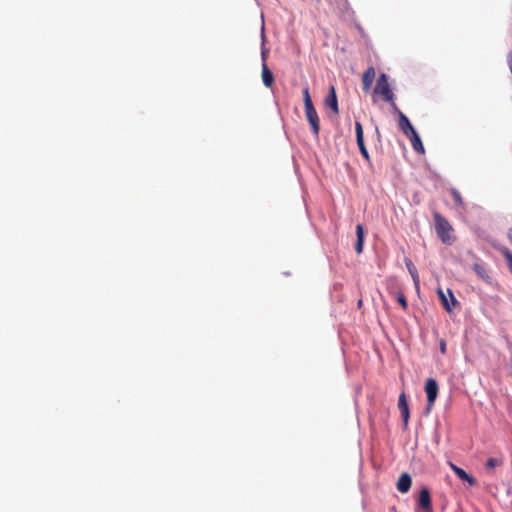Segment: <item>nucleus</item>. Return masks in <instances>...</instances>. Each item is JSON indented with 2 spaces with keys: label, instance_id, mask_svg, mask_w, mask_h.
Here are the masks:
<instances>
[{
  "label": "nucleus",
  "instance_id": "obj_6",
  "mask_svg": "<svg viewBox=\"0 0 512 512\" xmlns=\"http://www.w3.org/2000/svg\"><path fill=\"white\" fill-rule=\"evenodd\" d=\"M437 293L441 300L442 306L447 312H451L454 307L459 305V302L456 300L450 289H447L450 301L448 300V297L446 296L445 292L442 289H438Z\"/></svg>",
  "mask_w": 512,
  "mask_h": 512
},
{
  "label": "nucleus",
  "instance_id": "obj_4",
  "mask_svg": "<svg viewBox=\"0 0 512 512\" xmlns=\"http://www.w3.org/2000/svg\"><path fill=\"white\" fill-rule=\"evenodd\" d=\"M438 384L435 379L428 378L425 383V392L427 395V411L431 409L438 396Z\"/></svg>",
  "mask_w": 512,
  "mask_h": 512
},
{
  "label": "nucleus",
  "instance_id": "obj_13",
  "mask_svg": "<svg viewBox=\"0 0 512 512\" xmlns=\"http://www.w3.org/2000/svg\"><path fill=\"white\" fill-rule=\"evenodd\" d=\"M325 104H326V106L331 108V110L335 114L339 113L338 100H337V96H336V92H335L334 86L330 87L329 94L327 95V97L325 99Z\"/></svg>",
  "mask_w": 512,
  "mask_h": 512
},
{
  "label": "nucleus",
  "instance_id": "obj_21",
  "mask_svg": "<svg viewBox=\"0 0 512 512\" xmlns=\"http://www.w3.org/2000/svg\"><path fill=\"white\" fill-rule=\"evenodd\" d=\"M397 301L399 302V304L402 306V308L404 310L407 309L408 303H407L406 297H405V295L403 293H398Z\"/></svg>",
  "mask_w": 512,
  "mask_h": 512
},
{
  "label": "nucleus",
  "instance_id": "obj_20",
  "mask_svg": "<svg viewBox=\"0 0 512 512\" xmlns=\"http://www.w3.org/2000/svg\"><path fill=\"white\" fill-rule=\"evenodd\" d=\"M451 195L453 197V200L456 205L461 206L463 204V199L461 197V194L456 189H451Z\"/></svg>",
  "mask_w": 512,
  "mask_h": 512
},
{
  "label": "nucleus",
  "instance_id": "obj_10",
  "mask_svg": "<svg viewBox=\"0 0 512 512\" xmlns=\"http://www.w3.org/2000/svg\"><path fill=\"white\" fill-rule=\"evenodd\" d=\"M412 485V478L408 473H402L397 481V489L401 493H407Z\"/></svg>",
  "mask_w": 512,
  "mask_h": 512
},
{
  "label": "nucleus",
  "instance_id": "obj_14",
  "mask_svg": "<svg viewBox=\"0 0 512 512\" xmlns=\"http://www.w3.org/2000/svg\"><path fill=\"white\" fill-rule=\"evenodd\" d=\"M356 236L355 251L357 254H361L364 246V228L362 224L356 226Z\"/></svg>",
  "mask_w": 512,
  "mask_h": 512
},
{
  "label": "nucleus",
  "instance_id": "obj_1",
  "mask_svg": "<svg viewBox=\"0 0 512 512\" xmlns=\"http://www.w3.org/2000/svg\"><path fill=\"white\" fill-rule=\"evenodd\" d=\"M433 219L437 236L444 244L451 245L456 239L452 225L439 212L433 214Z\"/></svg>",
  "mask_w": 512,
  "mask_h": 512
},
{
  "label": "nucleus",
  "instance_id": "obj_9",
  "mask_svg": "<svg viewBox=\"0 0 512 512\" xmlns=\"http://www.w3.org/2000/svg\"><path fill=\"white\" fill-rule=\"evenodd\" d=\"M394 112L398 114L399 128L406 136H409L411 133L416 131L414 129V127L412 126V124L410 123L409 119L399 108H398V111H394Z\"/></svg>",
  "mask_w": 512,
  "mask_h": 512
},
{
  "label": "nucleus",
  "instance_id": "obj_11",
  "mask_svg": "<svg viewBox=\"0 0 512 512\" xmlns=\"http://www.w3.org/2000/svg\"><path fill=\"white\" fill-rule=\"evenodd\" d=\"M449 466L453 470V472L457 475V477L459 479L468 482L469 485H471V486L475 485L476 480L472 476L467 474L465 470H463L462 468L458 467L457 465H455L452 462L449 463Z\"/></svg>",
  "mask_w": 512,
  "mask_h": 512
},
{
  "label": "nucleus",
  "instance_id": "obj_7",
  "mask_svg": "<svg viewBox=\"0 0 512 512\" xmlns=\"http://www.w3.org/2000/svg\"><path fill=\"white\" fill-rule=\"evenodd\" d=\"M355 132H356V141L357 145L359 147L361 155L367 160L370 161V156L368 153V150L364 143V136H363V127L362 124L359 121L355 122Z\"/></svg>",
  "mask_w": 512,
  "mask_h": 512
},
{
  "label": "nucleus",
  "instance_id": "obj_16",
  "mask_svg": "<svg viewBox=\"0 0 512 512\" xmlns=\"http://www.w3.org/2000/svg\"><path fill=\"white\" fill-rule=\"evenodd\" d=\"M261 76H262L263 84L266 87L270 88L274 83V76L265 62H263V65H262V75Z\"/></svg>",
  "mask_w": 512,
  "mask_h": 512
},
{
  "label": "nucleus",
  "instance_id": "obj_2",
  "mask_svg": "<svg viewBox=\"0 0 512 512\" xmlns=\"http://www.w3.org/2000/svg\"><path fill=\"white\" fill-rule=\"evenodd\" d=\"M374 93L380 95L384 101L388 102L393 111H398V106L395 103V95L389 84L387 74H380L374 88Z\"/></svg>",
  "mask_w": 512,
  "mask_h": 512
},
{
  "label": "nucleus",
  "instance_id": "obj_19",
  "mask_svg": "<svg viewBox=\"0 0 512 512\" xmlns=\"http://www.w3.org/2000/svg\"><path fill=\"white\" fill-rule=\"evenodd\" d=\"M502 464H503V461L501 459L489 458L486 462V467L489 469H493L497 466H501Z\"/></svg>",
  "mask_w": 512,
  "mask_h": 512
},
{
  "label": "nucleus",
  "instance_id": "obj_17",
  "mask_svg": "<svg viewBox=\"0 0 512 512\" xmlns=\"http://www.w3.org/2000/svg\"><path fill=\"white\" fill-rule=\"evenodd\" d=\"M405 264H406V267H407L410 275L413 278V281L417 284L419 281V276H418L416 267L414 266L413 262L409 258L405 259Z\"/></svg>",
  "mask_w": 512,
  "mask_h": 512
},
{
  "label": "nucleus",
  "instance_id": "obj_8",
  "mask_svg": "<svg viewBox=\"0 0 512 512\" xmlns=\"http://www.w3.org/2000/svg\"><path fill=\"white\" fill-rule=\"evenodd\" d=\"M398 408L400 410L401 417H402V420H403V426H404V428H407L408 422H409V417H410V412H409V406H408L407 398H406V395H405L404 392H402L399 395Z\"/></svg>",
  "mask_w": 512,
  "mask_h": 512
},
{
  "label": "nucleus",
  "instance_id": "obj_22",
  "mask_svg": "<svg viewBox=\"0 0 512 512\" xmlns=\"http://www.w3.org/2000/svg\"><path fill=\"white\" fill-rule=\"evenodd\" d=\"M440 350H441V352H442V353H445V351H446V346H445V343H444V342H442V343H441V345H440Z\"/></svg>",
  "mask_w": 512,
  "mask_h": 512
},
{
  "label": "nucleus",
  "instance_id": "obj_5",
  "mask_svg": "<svg viewBox=\"0 0 512 512\" xmlns=\"http://www.w3.org/2000/svg\"><path fill=\"white\" fill-rule=\"evenodd\" d=\"M417 504L419 512H432L431 496L428 488L424 487L420 490Z\"/></svg>",
  "mask_w": 512,
  "mask_h": 512
},
{
  "label": "nucleus",
  "instance_id": "obj_3",
  "mask_svg": "<svg viewBox=\"0 0 512 512\" xmlns=\"http://www.w3.org/2000/svg\"><path fill=\"white\" fill-rule=\"evenodd\" d=\"M304 107L306 118L312 128L315 136H318L320 130V121L316 109L312 103L308 86L303 89Z\"/></svg>",
  "mask_w": 512,
  "mask_h": 512
},
{
  "label": "nucleus",
  "instance_id": "obj_23",
  "mask_svg": "<svg viewBox=\"0 0 512 512\" xmlns=\"http://www.w3.org/2000/svg\"><path fill=\"white\" fill-rule=\"evenodd\" d=\"M508 238H509V240H510V242L512 244V227L508 231Z\"/></svg>",
  "mask_w": 512,
  "mask_h": 512
},
{
  "label": "nucleus",
  "instance_id": "obj_15",
  "mask_svg": "<svg viewBox=\"0 0 512 512\" xmlns=\"http://www.w3.org/2000/svg\"><path fill=\"white\" fill-rule=\"evenodd\" d=\"M410 141H411V145L413 147V149L420 153V154H424L425 153V149H424V146H423V143L418 135V133L415 131L413 133H411L409 136H407Z\"/></svg>",
  "mask_w": 512,
  "mask_h": 512
},
{
  "label": "nucleus",
  "instance_id": "obj_18",
  "mask_svg": "<svg viewBox=\"0 0 512 512\" xmlns=\"http://www.w3.org/2000/svg\"><path fill=\"white\" fill-rule=\"evenodd\" d=\"M501 253L504 256V258L506 259L508 267L512 273V252L509 249L504 248L501 250Z\"/></svg>",
  "mask_w": 512,
  "mask_h": 512
},
{
  "label": "nucleus",
  "instance_id": "obj_12",
  "mask_svg": "<svg viewBox=\"0 0 512 512\" xmlns=\"http://www.w3.org/2000/svg\"><path fill=\"white\" fill-rule=\"evenodd\" d=\"M375 69L374 67L370 66L368 67L365 72L363 73L362 75V85H363V89L365 91H368L372 84H373V81H374V78H375Z\"/></svg>",
  "mask_w": 512,
  "mask_h": 512
}]
</instances>
